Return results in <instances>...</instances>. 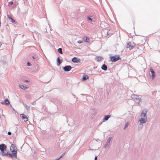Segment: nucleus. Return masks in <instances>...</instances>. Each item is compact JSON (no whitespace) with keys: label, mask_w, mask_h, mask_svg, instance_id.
Wrapping results in <instances>:
<instances>
[{"label":"nucleus","mask_w":160,"mask_h":160,"mask_svg":"<svg viewBox=\"0 0 160 160\" xmlns=\"http://www.w3.org/2000/svg\"><path fill=\"white\" fill-rule=\"evenodd\" d=\"M23 104L27 110H30V107L28 106L26 104L23 103Z\"/></svg>","instance_id":"20"},{"label":"nucleus","mask_w":160,"mask_h":160,"mask_svg":"<svg viewBox=\"0 0 160 160\" xmlns=\"http://www.w3.org/2000/svg\"><path fill=\"white\" fill-rule=\"evenodd\" d=\"M87 19L88 20H90L91 21H93L95 18H94L93 16H88L87 18Z\"/></svg>","instance_id":"13"},{"label":"nucleus","mask_w":160,"mask_h":160,"mask_svg":"<svg viewBox=\"0 0 160 160\" xmlns=\"http://www.w3.org/2000/svg\"><path fill=\"white\" fill-rule=\"evenodd\" d=\"M20 116L24 119L25 122L27 121L28 120L27 117L24 114H21Z\"/></svg>","instance_id":"11"},{"label":"nucleus","mask_w":160,"mask_h":160,"mask_svg":"<svg viewBox=\"0 0 160 160\" xmlns=\"http://www.w3.org/2000/svg\"><path fill=\"white\" fill-rule=\"evenodd\" d=\"M132 99L136 103V104H139L141 102V98H139L138 96L136 95H132L131 96Z\"/></svg>","instance_id":"2"},{"label":"nucleus","mask_w":160,"mask_h":160,"mask_svg":"<svg viewBox=\"0 0 160 160\" xmlns=\"http://www.w3.org/2000/svg\"><path fill=\"white\" fill-rule=\"evenodd\" d=\"M110 60L112 62H115L119 60H121V58L120 57L117 55H115L114 56H111L110 57Z\"/></svg>","instance_id":"3"},{"label":"nucleus","mask_w":160,"mask_h":160,"mask_svg":"<svg viewBox=\"0 0 160 160\" xmlns=\"http://www.w3.org/2000/svg\"><path fill=\"white\" fill-rule=\"evenodd\" d=\"M1 117H2V116L0 115V118H1Z\"/></svg>","instance_id":"38"},{"label":"nucleus","mask_w":160,"mask_h":160,"mask_svg":"<svg viewBox=\"0 0 160 160\" xmlns=\"http://www.w3.org/2000/svg\"><path fill=\"white\" fill-rule=\"evenodd\" d=\"M102 25H103V23H101V27H102Z\"/></svg>","instance_id":"35"},{"label":"nucleus","mask_w":160,"mask_h":160,"mask_svg":"<svg viewBox=\"0 0 160 160\" xmlns=\"http://www.w3.org/2000/svg\"><path fill=\"white\" fill-rule=\"evenodd\" d=\"M101 68L104 71H106L107 70V67L105 64H103Z\"/></svg>","instance_id":"14"},{"label":"nucleus","mask_w":160,"mask_h":160,"mask_svg":"<svg viewBox=\"0 0 160 160\" xmlns=\"http://www.w3.org/2000/svg\"><path fill=\"white\" fill-rule=\"evenodd\" d=\"M111 116L110 115H106L105 116L104 118L103 119V120L104 121H107L108 120V119Z\"/></svg>","instance_id":"16"},{"label":"nucleus","mask_w":160,"mask_h":160,"mask_svg":"<svg viewBox=\"0 0 160 160\" xmlns=\"http://www.w3.org/2000/svg\"><path fill=\"white\" fill-rule=\"evenodd\" d=\"M72 61L73 62L77 63L79 62L80 59L77 57H74L72 59Z\"/></svg>","instance_id":"10"},{"label":"nucleus","mask_w":160,"mask_h":160,"mask_svg":"<svg viewBox=\"0 0 160 160\" xmlns=\"http://www.w3.org/2000/svg\"><path fill=\"white\" fill-rule=\"evenodd\" d=\"M147 118H141L139 119V122H140V125H141V123H146L147 121Z\"/></svg>","instance_id":"8"},{"label":"nucleus","mask_w":160,"mask_h":160,"mask_svg":"<svg viewBox=\"0 0 160 160\" xmlns=\"http://www.w3.org/2000/svg\"><path fill=\"white\" fill-rule=\"evenodd\" d=\"M62 48H59L58 50V52L60 54L62 53Z\"/></svg>","instance_id":"22"},{"label":"nucleus","mask_w":160,"mask_h":160,"mask_svg":"<svg viewBox=\"0 0 160 160\" xmlns=\"http://www.w3.org/2000/svg\"><path fill=\"white\" fill-rule=\"evenodd\" d=\"M13 2L12 1L9 2H8V6H10L12 5L13 4Z\"/></svg>","instance_id":"27"},{"label":"nucleus","mask_w":160,"mask_h":160,"mask_svg":"<svg viewBox=\"0 0 160 160\" xmlns=\"http://www.w3.org/2000/svg\"><path fill=\"white\" fill-rule=\"evenodd\" d=\"M103 22L104 23V22ZM105 23V24H107V23Z\"/></svg>","instance_id":"41"},{"label":"nucleus","mask_w":160,"mask_h":160,"mask_svg":"<svg viewBox=\"0 0 160 160\" xmlns=\"http://www.w3.org/2000/svg\"><path fill=\"white\" fill-rule=\"evenodd\" d=\"M135 44L133 42H129L127 43V47L130 50L132 49L135 47Z\"/></svg>","instance_id":"4"},{"label":"nucleus","mask_w":160,"mask_h":160,"mask_svg":"<svg viewBox=\"0 0 160 160\" xmlns=\"http://www.w3.org/2000/svg\"><path fill=\"white\" fill-rule=\"evenodd\" d=\"M84 95V94H81V95Z\"/></svg>","instance_id":"40"},{"label":"nucleus","mask_w":160,"mask_h":160,"mask_svg":"<svg viewBox=\"0 0 160 160\" xmlns=\"http://www.w3.org/2000/svg\"><path fill=\"white\" fill-rule=\"evenodd\" d=\"M12 154L13 155V156L15 158H17V151L15 149H12L11 150H10Z\"/></svg>","instance_id":"9"},{"label":"nucleus","mask_w":160,"mask_h":160,"mask_svg":"<svg viewBox=\"0 0 160 160\" xmlns=\"http://www.w3.org/2000/svg\"><path fill=\"white\" fill-rule=\"evenodd\" d=\"M7 147L5 144H2L0 145V150L2 152V156L7 155L8 151L7 150Z\"/></svg>","instance_id":"1"},{"label":"nucleus","mask_w":160,"mask_h":160,"mask_svg":"<svg viewBox=\"0 0 160 160\" xmlns=\"http://www.w3.org/2000/svg\"><path fill=\"white\" fill-rule=\"evenodd\" d=\"M24 81L27 82V83H28V82H29V81L28 80H24Z\"/></svg>","instance_id":"33"},{"label":"nucleus","mask_w":160,"mask_h":160,"mask_svg":"<svg viewBox=\"0 0 160 160\" xmlns=\"http://www.w3.org/2000/svg\"><path fill=\"white\" fill-rule=\"evenodd\" d=\"M82 42V41L79 40L78 42L79 43H81Z\"/></svg>","instance_id":"31"},{"label":"nucleus","mask_w":160,"mask_h":160,"mask_svg":"<svg viewBox=\"0 0 160 160\" xmlns=\"http://www.w3.org/2000/svg\"><path fill=\"white\" fill-rule=\"evenodd\" d=\"M19 87L21 88L23 90H25L28 88V87H27L26 86H24L22 85H20Z\"/></svg>","instance_id":"15"},{"label":"nucleus","mask_w":160,"mask_h":160,"mask_svg":"<svg viewBox=\"0 0 160 160\" xmlns=\"http://www.w3.org/2000/svg\"><path fill=\"white\" fill-rule=\"evenodd\" d=\"M8 17L9 19L11 20V22L14 23L15 22V20H14L12 17H10L8 15Z\"/></svg>","instance_id":"18"},{"label":"nucleus","mask_w":160,"mask_h":160,"mask_svg":"<svg viewBox=\"0 0 160 160\" xmlns=\"http://www.w3.org/2000/svg\"><path fill=\"white\" fill-rule=\"evenodd\" d=\"M57 65L59 66L61 63H62V60L60 59L59 57H58L57 58Z\"/></svg>","instance_id":"12"},{"label":"nucleus","mask_w":160,"mask_h":160,"mask_svg":"<svg viewBox=\"0 0 160 160\" xmlns=\"http://www.w3.org/2000/svg\"><path fill=\"white\" fill-rule=\"evenodd\" d=\"M110 143L107 142L104 145V148H106L109 147V146Z\"/></svg>","instance_id":"26"},{"label":"nucleus","mask_w":160,"mask_h":160,"mask_svg":"<svg viewBox=\"0 0 160 160\" xmlns=\"http://www.w3.org/2000/svg\"><path fill=\"white\" fill-rule=\"evenodd\" d=\"M15 147V146L14 144H12L10 148V150H11L12 149H14V147Z\"/></svg>","instance_id":"23"},{"label":"nucleus","mask_w":160,"mask_h":160,"mask_svg":"<svg viewBox=\"0 0 160 160\" xmlns=\"http://www.w3.org/2000/svg\"><path fill=\"white\" fill-rule=\"evenodd\" d=\"M112 138L111 137H109L108 140L107 142L110 143V142Z\"/></svg>","instance_id":"25"},{"label":"nucleus","mask_w":160,"mask_h":160,"mask_svg":"<svg viewBox=\"0 0 160 160\" xmlns=\"http://www.w3.org/2000/svg\"><path fill=\"white\" fill-rule=\"evenodd\" d=\"M128 122H126L125 123L124 127V129H125L128 126Z\"/></svg>","instance_id":"24"},{"label":"nucleus","mask_w":160,"mask_h":160,"mask_svg":"<svg viewBox=\"0 0 160 160\" xmlns=\"http://www.w3.org/2000/svg\"><path fill=\"white\" fill-rule=\"evenodd\" d=\"M97 156H96L95 157V158H94V160H97Z\"/></svg>","instance_id":"34"},{"label":"nucleus","mask_w":160,"mask_h":160,"mask_svg":"<svg viewBox=\"0 0 160 160\" xmlns=\"http://www.w3.org/2000/svg\"><path fill=\"white\" fill-rule=\"evenodd\" d=\"M1 22H0V27H1Z\"/></svg>","instance_id":"39"},{"label":"nucleus","mask_w":160,"mask_h":160,"mask_svg":"<svg viewBox=\"0 0 160 160\" xmlns=\"http://www.w3.org/2000/svg\"><path fill=\"white\" fill-rule=\"evenodd\" d=\"M4 103L6 105H8L10 103L8 99H6L4 100Z\"/></svg>","instance_id":"19"},{"label":"nucleus","mask_w":160,"mask_h":160,"mask_svg":"<svg viewBox=\"0 0 160 160\" xmlns=\"http://www.w3.org/2000/svg\"><path fill=\"white\" fill-rule=\"evenodd\" d=\"M147 112V111L146 110H143L141 114V117L142 118H147V117L146 116V113Z\"/></svg>","instance_id":"7"},{"label":"nucleus","mask_w":160,"mask_h":160,"mask_svg":"<svg viewBox=\"0 0 160 160\" xmlns=\"http://www.w3.org/2000/svg\"><path fill=\"white\" fill-rule=\"evenodd\" d=\"M89 39L88 38H86L85 41V42H89Z\"/></svg>","instance_id":"29"},{"label":"nucleus","mask_w":160,"mask_h":160,"mask_svg":"<svg viewBox=\"0 0 160 160\" xmlns=\"http://www.w3.org/2000/svg\"><path fill=\"white\" fill-rule=\"evenodd\" d=\"M32 58H33V59H34V58H35L34 57V56H32Z\"/></svg>","instance_id":"37"},{"label":"nucleus","mask_w":160,"mask_h":160,"mask_svg":"<svg viewBox=\"0 0 160 160\" xmlns=\"http://www.w3.org/2000/svg\"><path fill=\"white\" fill-rule=\"evenodd\" d=\"M8 154L7 155H9V156L10 157H12L13 156V154H12L11 153H9L8 152L7 153Z\"/></svg>","instance_id":"28"},{"label":"nucleus","mask_w":160,"mask_h":160,"mask_svg":"<svg viewBox=\"0 0 160 160\" xmlns=\"http://www.w3.org/2000/svg\"><path fill=\"white\" fill-rule=\"evenodd\" d=\"M8 135H11V134H12V133H11V132H8Z\"/></svg>","instance_id":"32"},{"label":"nucleus","mask_w":160,"mask_h":160,"mask_svg":"<svg viewBox=\"0 0 160 160\" xmlns=\"http://www.w3.org/2000/svg\"><path fill=\"white\" fill-rule=\"evenodd\" d=\"M89 78L88 76L86 75H84L83 77V78H82V80L84 81L88 79Z\"/></svg>","instance_id":"17"},{"label":"nucleus","mask_w":160,"mask_h":160,"mask_svg":"<svg viewBox=\"0 0 160 160\" xmlns=\"http://www.w3.org/2000/svg\"><path fill=\"white\" fill-rule=\"evenodd\" d=\"M72 68V67L70 65H67L65 66L63 68L65 72H68Z\"/></svg>","instance_id":"5"},{"label":"nucleus","mask_w":160,"mask_h":160,"mask_svg":"<svg viewBox=\"0 0 160 160\" xmlns=\"http://www.w3.org/2000/svg\"><path fill=\"white\" fill-rule=\"evenodd\" d=\"M102 57H98L97 58L96 60L97 61L99 62L102 60Z\"/></svg>","instance_id":"21"},{"label":"nucleus","mask_w":160,"mask_h":160,"mask_svg":"<svg viewBox=\"0 0 160 160\" xmlns=\"http://www.w3.org/2000/svg\"><path fill=\"white\" fill-rule=\"evenodd\" d=\"M108 32H109L108 31L107 32V34H108V35H109V33Z\"/></svg>","instance_id":"36"},{"label":"nucleus","mask_w":160,"mask_h":160,"mask_svg":"<svg viewBox=\"0 0 160 160\" xmlns=\"http://www.w3.org/2000/svg\"><path fill=\"white\" fill-rule=\"evenodd\" d=\"M150 71L151 73V75L150 76L151 77L152 80H154L155 76V73L152 68H150Z\"/></svg>","instance_id":"6"},{"label":"nucleus","mask_w":160,"mask_h":160,"mask_svg":"<svg viewBox=\"0 0 160 160\" xmlns=\"http://www.w3.org/2000/svg\"><path fill=\"white\" fill-rule=\"evenodd\" d=\"M31 63L29 62H28L27 63V65L28 66H31Z\"/></svg>","instance_id":"30"},{"label":"nucleus","mask_w":160,"mask_h":160,"mask_svg":"<svg viewBox=\"0 0 160 160\" xmlns=\"http://www.w3.org/2000/svg\"><path fill=\"white\" fill-rule=\"evenodd\" d=\"M89 150H92V149H91L90 148V149H89Z\"/></svg>","instance_id":"42"}]
</instances>
